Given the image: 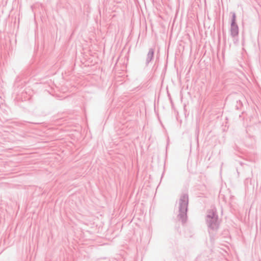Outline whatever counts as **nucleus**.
Listing matches in <instances>:
<instances>
[{
    "mask_svg": "<svg viewBox=\"0 0 261 261\" xmlns=\"http://www.w3.org/2000/svg\"><path fill=\"white\" fill-rule=\"evenodd\" d=\"M242 106H243L242 102L240 100H237V105L236 106V109L237 110L240 109Z\"/></svg>",
    "mask_w": 261,
    "mask_h": 261,
    "instance_id": "6",
    "label": "nucleus"
},
{
    "mask_svg": "<svg viewBox=\"0 0 261 261\" xmlns=\"http://www.w3.org/2000/svg\"><path fill=\"white\" fill-rule=\"evenodd\" d=\"M195 134V137H196V139L198 140V136H199V125L197 122L196 123V125Z\"/></svg>",
    "mask_w": 261,
    "mask_h": 261,
    "instance_id": "5",
    "label": "nucleus"
},
{
    "mask_svg": "<svg viewBox=\"0 0 261 261\" xmlns=\"http://www.w3.org/2000/svg\"><path fill=\"white\" fill-rule=\"evenodd\" d=\"M232 18L230 24V35L234 38L238 36L239 27L236 22V15L234 12H231Z\"/></svg>",
    "mask_w": 261,
    "mask_h": 261,
    "instance_id": "3",
    "label": "nucleus"
},
{
    "mask_svg": "<svg viewBox=\"0 0 261 261\" xmlns=\"http://www.w3.org/2000/svg\"><path fill=\"white\" fill-rule=\"evenodd\" d=\"M178 212L177 218L182 223H185L187 220V212L189 204V195L188 193L182 194L178 201Z\"/></svg>",
    "mask_w": 261,
    "mask_h": 261,
    "instance_id": "1",
    "label": "nucleus"
},
{
    "mask_svg": "<svg viewBox=\"0 0 261 261\" xmlns=\"http://www.w3.org/2000/svg\"><path fill=\"white\" fill-rule=\"evenodd\" d=\"M209 233H210V234H211V231H210V230L209 231Z\"/></svg>",
    "mask_w": 261,
    "mask_h": 261,
    "instance_id": "8",
    "label": "nucleus"
},
{
    "mask_svg": "<svg viewBox=\"0 0 261 261\" xmlns=\"http://www.w3.org/2000/svg\"><path fill=\"white\" fill-rule=\"evenodd\" d=\"M154 50L155 49L154 48H149L145 60L146 66H148L149 64L151 62V61L153 59L154 55Z\"/></svg>",
    "mask_w": 261,
    "mask_h": 261,
    "instance_id": "4",
    "label": "nucleus"
},
{
    "mask_svg": "<svg viewBox=\"0 0 261 261\" xmlns=\"http://www.w3.org/2000/svg\"><path fill=\"white\" fill-rule=\"evenodd\" d=\"M205 221L209 229L214 231L218 230L220 226V222L216 208L207 211Z\"/></svg>",
    "mask_w": 261,
    "mask_h": 261,
    "instance_id": "2",
    "label": "nucleus"
},
{
    "mask_svg": "<svg viewBox=\"0 0 261 261\" xmlns=\"http://www.w3.org/2000/svg\"><path fill=\"white\" fill-rule=\"evenodd\" d=\"M238 42V40H234V43H237Z\"/></svg>",
    "mask_w": 261,
    "mask_h": 261,
    "instance_id": "7",
    "label": "nucleus"
}]
</instances>
